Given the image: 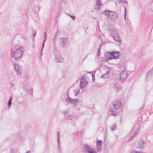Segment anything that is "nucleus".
Returning <instances> with one entry per match:
<instances>
[{"mask_svg": "<svg viewBox=\"0 0 153 153\" xmlns=\"http://www.w3.org/2000/svg\"><path fill=\"white\" fill-rule=\"evenodd\" d=\"M25 49L23 47H20L16 49L13 48L11 50L12 56L16 60L22 58Z\"/></svg>", "mask_w": 153, "mask_h": 153, "instance_id": "obj_1", "label": "nucleus"}, {"mask_svg": "<svg viewBox=\"0 0 153 153\" xmlns=\"http://www.w3.org/2000/svg\"><path fill=\"white\" fill-rule=\"evenodd\" d=\"M103 13L111 21H115L117 19V14L114 11L106 10Z\"/></svg>", "mask_w": 153, "mask_h": 153, "instance_id": "obj_2", "label": "nucleus"}, {"mask_svg": "<svg viewBox=\"0 0 153 153\" xmlns=\"http://www.w3.org/2000/svg\"><path fill=\"white\" fill-rule=\"evenodd\" d=\"M65 100L68 103L73 105H75L80 102L78 99H72L70 98L68 94H67V96L65 97Z\"/></svg>", "mask_w": 153, "mask_h": 153, "instance_id": "obj_3", "label": "nucleus"}, {"mask_svg": "<svg viewBox=\"0 0 153 153\" xmlns=\"http://www.w3.org/2000/svg\"><path fill=\"white\" fill-rule=\"evenodd\" d=\"M111 35L116 42L119 43L121 42V39L120 38L119 34L117 30H111Z\"/></svg>", "mask_w": 153, "mask_h": 153, "instance_id": "obj_4", "label": "nucleus"}, {"mask_svg": "<svg viewBox=\"0 0 153 153\" xmlns=\"http://www.w3.org/2000/svg\"><path fill=\"white\" fill-rule=\"evenodd\" d=\"M88 82L86 80L85 76H83L80 79V82L79 84V88L82 89L88 85Z\"/></svg>", "mask_w": 153, "mask_h": 153, "instance_id": "obj_5", "label": "nucleus"}, {"mask_svg": "<svg viewBox=\"0 0 153 153\" xmlns=\"http://www.w3.org/2000/svg\"><path fill=\"white\" fill-rule=\"evenodd\" d=\"M83 149L87 153H97L93 149L91 148L90 145L84 144Z\"/></svg>", "mask_w": 153, "mask_h": 153, "instance_id": "obj_6", "label": "nucleus"}, {"mask_svg": "<svg viewBox=\"0 0 153 153\" xmlns=\"http://www.w3.org/2000/svg\"><path fill=\"white\" fill-rule=\"evenodd\" d=\"M122 106H112L110 107V111L111 114L112 116H115L117 115V113L115 112V111L118 110L121 108Z\"/></svg>", "mask_w": 153, "mask_h": 153, "instance_id": "obj_7", "label": "nucleus"}, {"mask_svg": "<svg viewBox=\"0 0 153 153\" xmlns=\"http://www.w3.org/2000/svg\"><path fill=\"white\" fill-rule=\"evenodd\" d=\"M14 68L17 76H20L21 74L22 67L17 63L13 64Z\"/></svg>", "mask_w": 153, "mask_h": 153, "instance_id": "obj_8", "label": "nucleus"}, {"mask_svg": "<svg viewBox=\"0 0 153 153\" xmlns=\"http://www.w3.org/2000/svg\"><path fill=\"white\" fill-rule=\"evenodd\" d=\"M127 72L126 71L121 72L119 75V79L120 80H125L127 77Z\"/></svg>", "mask_w": 153, "mask_h": 153, "instance_id": "obj_9", "label": "nucleus"}, {"mask_svg": "<svg viewBox=\"0 0 153 153\" xmlns=\"http://www.w3.org/2000/svg\"><path fill=\"white\" fill-rule=\"evenodd\" d=\"M153 75V68L148 71L146 76V79L147 81L149 80L150 78H151Z\"/></svg>", "mask_w": 153, "mask_h": 153, "instance_id": "obj_10", "label": "nucleus"}, {"mask_svg": "<svg viewBox=\"0 0 153 153\" xmlns=\"http://www.w3.org/2000/svg\"><path fill=\"white\" fill-rule=\"evenodd\" d=\"M146 144V141L142 140L138 143V147L139 149L143 150L145 148Z\"/></svg>", "mask_w": 153, "mask_h": 153, "instance_id": "obj_11", "label": "nucleus"}, {"mask_svg": "<svg viewBox=\"0 0 153 153\" xmlns=\"http://www.w3.org/2000/svg\"><path fill=\"white\" fill-rule=\"evenodd\" d=\"M22 88L26 91L28 92L30 88L29 83L27 82H24L22 85Z\"/></svg>", "mask_w": 153, "mask_h": 153, "instance_id": "obj_12", "label": "nucleus"}, {"mask_svg": "<svg viewBox=\"0 0 153 153\" xmlns=\"http://www.w3.org/2000/svg\"><path fill=\"white\" fill-rule=\"evenodd\" d=\"M55 60L57 63L62 62L63 61V58L59 55H55Z\"/></svg>", "mask_w": 153, "mask_h": 153, "instance_id": "obj_13", "label": "nucleus"}, {"mask_svg": "<svg viewBox=\"0 0 153 153\" xmlns=\"http://www.w3.org/2000/svg\"><path fill=\"white\" fill-rule=\"evenodd\" d=\"M112 53L113 59H118L120 57V53L119 51H113L111 52Z\"/></svg>", "mask_w": 153, "mask_h": 153, "instance_id": "obj_14", "label": "nucleus"}, {"mask_svg": "<svg viewBox=\"0 0 153 153\" xmlns=\"http://www.w3.org/2000/svg\"><path fill=\"white\" fill-rule=\"evenodd\" d=\"M111 52H109L106 55L105 58L106 60H109L113 59V57L112 56L113 55Z\"/></svg>", "mask_w": 153, "mask_h": 153, "instance_id": "obj_15", "label": "nucleus"}, {"mask_svg": "<svg viewBox=\"0 0 153 153\" xmlns=\"http://www.w3.org/2000/svg\"><path fill=\"white\" fill-rule=\"evenodd\" d=\"M97 7L95 8L96 10H100V7L102 5L100 0H97L96 2Z\"/></svg>", "mask_w": 153, "mask_h": 153, "instance_id": "obj_16", "label": "nucleus"}, {"mask_svg": "<svg viewBox=\"0 0 153 153\" xmlns=\"http://www.w3.org/2000/svg\"><path fill=\"white\" fill-rule=\"evenodd\" d=\"M67 41V39L66 38H61L59 39V41L61 44L64 47L66 42Z\"/></svg>", "mask_w": 153, "mask_h": 153, "instance_id": "obj_17", "label": "nucleus"}, {"mask_svg": "<svg viewBox=\"0 0 153 153\" xmlns=\"http://www.w3.org/2000/svg\"><path fill=\"white\" fill-rule=\"evenodd\" d=\"M109 74V70H106L105 73L103 74L101 76V78H107L108 77Z\"/></svg>", "mask_w": 153, "mask_h": 153, "instance_id": "obj_18", "label": "nucleus"}, {"mask_svg": "<svg viewBox=\"0 0 153 153\" xmlns=\"http://www.w3.org/2000/svg\"><path fill=\"white\" fill-rule=\"evenodd\" d=\"M80 88H76V89H75L74 90V95H75L76 96H78L79 93H80Z\"/></svg>", "mask_w": 153, "mask_h": 153, "instance_id": "obj_19", "label": "nucleus"}, {"mask_svg": "<svg viewBox=\"0 0 153 153\" xmlns=\"http://www.w3.org/2000/svg\"><path fill=\"white\" fill-rule=\"evenodd\" d=\"M59 131H58L57 132V146H58V148L59 149H60V140H59Z\"/></svg>", "mask_w": 153, "mask_h": 153, "instance_id": "obj_20", "label": "nucleus"}, {"mask_svg": "<svg viewBox=\"0 0 153 153\" xmlns=\"http://www.w3.org/2000/svg\"><path fill=\"white\" fill-rule=\"evenodd\" d=\"M139 133V131L138 130H137L136 132L134 133V134L129 139L128 141H130L132 139L134 138L135 137L136 135H137Z\"/></svg>", "mask_w": 153, "mask_h": 153, "instance_id": "obj_21", "label": "nucleus"}, {"mask_svg": "<svg viewBox=\"0 0 153 153\" xmlns=\"http://www.w3.org/2000/svg\"><path fill=\"white\" fill-rule=\"evenodd\" d=\"M113 105H122V103L119 100L115 101Z\"/></svg>", "mask_w": 153, "mask_h": 153, "instance_id": "obj_22", "label": "nucleus"}, {"mask_svg": "<svg viewBox=\"0 0 153 153\" xmlns=\"http://www.w3.org/2000/svg\"><path fill=\"white\" fill-rule=\"evenodd\" d=\"M117 2L119 4L124 3L126 4H127V1L126 0H117Z\"/></svg>", "mask_w": 153, "mask_h": 153, "instance_id": "obj_23", "label": "nucleus"}, {"mask_svg": "<svg viewBox=\"0 0 153 153\" xmlns=\"http://www.w3.org/2000/svg\"><path fill=\"white\" fill-rule=\"evenodd\" d=\"M102 145H97L96 149L97 152H100L101 150V147Z\"/></svg>", "mask_w": 153, "mask_h": 153, "instance_id": "obj_24", "label": "nucleus"}, {"mask_svg": "<svg viewBox=\"0 0 153 153\" xmlns=\"http://www.w3.org/2000/svg\"><path fill=\"white\" fill-rule=\"evenodd\" d=\"M97 145H102V141L100 140H98L96 142Z\"/></svg>", "mask_w": 153, "mask_h": 153, "instance_id": "obj_25", "label": "nucleus"}, {"mask_svg": "<svg viewBox=\"0 0 153 153\" xmlns=\"http://www.w3.org/2000/svg\"><path fill=\"white\" fill-rule=\"evenodd\" d=\"M12 100V97H10L7 103V105H11Z\"/></svg>", "mask_w": 153, "mask_h": 153, "instance_id": "obj_26", "label": "nucleus"}, {"mask_svg": "<svg viewBox=\"0 0 153 153\" xmlns=\"http://www.w3.org/2000/svg\"><path fill=\"white\" fill-rule=\"evenodd\" d=\"M116 126L115 124H113L111 127V130L114 131L116 129Z\"/></svg>", "mask_w": 153, "mask_h": 153, "instance_id": "obj_27", "label": "nucleus"}, {"mask_svg": "<svg viewBox=\"0 0 153 153\" xmlns=\"http://www.w3.org/2000/svg\"><path fill=\"white\" fill-rule=\"evenodd\" d=\"M130 153H143L142 152H138L136 150H134L131 151Z\"/></svg>", "mask_w": 153, "mask_h": 153, "instance_id": "obj_28", "label": "nucleus"}, {"mask_svg": "<svg viewBox=\"0 0 153 153\" xmlns=\"http://www.w3.org/2000/svg\"><path fill=\"white\" fill-rule=\"evenodd\" d=\"M46 40H44V41L43 42V44H42V50H41V55L42 54V50L43 49V48L44 46V45H45V41Z\"/></svg>", "mask_w": 153, "mask_h": 153, "instance_id": "obj_29", "label": "nucleus"}, {"mask_svg": "<svg viewBox=\"0 0 153 153\" xmlns=\"http://www.w3.org/2000/svg\"><path fill=\"white\" fill-rule=\"evenodd\" d=\"M66 14L67 15L69 16H70L73 20H74L75 18V16H71L69 14L66 13Z\"/></svg>", "mask_w": 153, "mask_h": 153, "instance_id": "obj_30", "label": "nucleus"}, {"mask_svg": "<svg viewBox=\"0 0 153 153\" xmlns=\"http://www.w3.org/2000/svg\"><path fill=\"white\" fill-rule=\"evenodd\" d=\"M44 40H46V39H47V34L45 32L44 33Z\"/></svg>", "mask_w": 153, "mask_h": 153, "instance_id": "obj_31", "label": "nucleus"}, {"mask_svg": "<svg viewBox=\"0 0 153 153\" xmlns=\"http://www.w3.org/2000/svg\"><path fill=\"white\" fill-rule=\"evenodd\" d=\"M100 49H98V53H97V56H99L101 54L100 51Z\"/></svg>", "mask_w": 153, "mask_h": 153, "instance_id": "obj_32", "label": "nucleus"}, {"mask_svg": "<svg viewBox=\"0 0 153 153\" xmlns=\"http://www.w3.org/2000/svg\"><path fill=\"white\" fill-rule=\"evenodd\" d=\"M126 7H125V14L124 15V18H125V20H126Z\"/></svg>", "mask_w": 153, "mask_h": 153, "instance_id": "obj_33", "label": "nucleus"}, {"mask_svg": "<svg viewBox=\"0 0 153 153\" xmlns=\"http://www.w3.org/2000/svg\"><path fill=\"white\" fill-rule=\"evenodd\" d=\"M63 113L64 114H67L68 113V111H67V110L64 111H63Z\"/></svg>", "mask_w": 153, "mask_h": 153, "instance_id": "obj_34", "label": "nucleus"}, {"mask_svg": "<svg viewBox=\"0 0 153 153\" xmlns=\"http://www.w3.org/2000/svg\"><path fill=\"white\" fill-rule=\"evenodd\" d=\"M91 75H92V78L94 79V78L95 73H93L91 74Z\"/></svg>", "mask_w": 153, "mask_h": 153, "instance_id": "obj_35", "label": "nucleus"}, {"mask_svg": "<svg viewBox=\"0 0 153 153\" xmlns=\"http://www.w3.org/2000/svg\"><path fill=\"white\" fill-rule=\"evenodd\" d=\"M62 1L64 4H65L67 2V0H62Z\"/></svg>", "mask_w": 153, "mask_h": 153, "instance_id": "obj_36", "label": "nucleus"}, {"mask_svg": "<svg viewBox=\"0 0 153 153\" xmlns=\"http://www.w3.org/2000/svg\"><path fill=\"white\" fill-rule=\"evenodd\" d=\"M103 45V44L102 43L99 45V49H100L101 48V46H102V45Z\"/></svg>", "mask_w": 153, "mask_h": 153, "instance_id": "obj_37", "label": "nucleus"}, {"mask_svg": "<svg viewBox=\"0 0 153 153\" xmlns=\"http://www.w3.org/2000/svg\"><path fill=\"white\" fill-rule=\"evenodd\" d=\"M10 85L11 86H13L14 85V84L12 82H11L10 83Z\"/></svg>", "mask_w": 153, "mask_h": 153, "instance_id": "obj_38", "label": "nucleus"}, {"mask_svg": "<svg viewBox=\"0 0 153 153\" xmlns=\"http://www.w3.org/2000/svg\"><path fill=\"white\" fill-rule=\"evenodd\" d=\"M36 33H34L33 34V36L34 37H35L36 35Z\"/></svg>", "mask_w": 153, "mask_h": 153, "instance_id": "obj_39", "label": "nucleus"}, {"mask_svg": "<svg viewBox=\"0 0 153 153\" xmlns=\"http://www.w3.org/2000/svg\"><path fill=\"white\" fill-rule=\"evenodd\" d=\"M7 109H8L10 108V106H7Z\"/></svg>", "mask_w": 153, "mask_h": 153, "instance_id": "obj_40", "label": "nucleus"}, {"mask_svg": "<svg viewBox=\"0 0 153 153\" xmlns=\"http://www.w3.org/2000/svg\"><path fill=\"white\" fill-rule=\"evenodd\" d=\"M94 79L92 78V80H93V81H94Z\"/></svg>", "mask_w": 153, "mask_h": 153, "instance_id": "obj_41", "label": "nucleus"}, {"mask_svg": "<svg viewBox=\"0 0 153 153\" xmlns=\"http://www.w3.org/2000/svg\"><path fill=\"white\" fill-rule=\"evenodd\" d=\"M114 88H116V87H114Z\"/></svg>", "mask_w": 153, "mask_h": 153, "instance_id": "obj_42", "label": "nucleus"}]
</instances>
